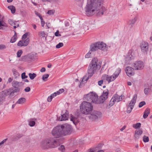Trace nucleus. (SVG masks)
<instances>
[{
    "instance_id": "7c9ffc66",
    "label": "nucleus",
    "mask_w": 152,
    "mask_h": 152,
    "mask_svg": "<svg viewBox=\"0 0 152 152\" xmlns=\"http://www.w3.org/2000/svg\"><path fill=\"white\" fill-rule=\"evenodd\" d=\"M103 145L102 144H99L94 148L97 151L99 150H101Z\"/></svg>"
},
{
    "instance_id": "680f3d73",
    "label": "nucleus",
    "mask_w": 152,
    "mask_h": 152,
    "mask_svg": "<svg viewBox=\"0 0 152 152\" xmlns=\"http://www.w3.org/2000/svg\"><path fill=\"white\" fill-rule=\"evenodd\" d=\"M103 79H102V80H99L98 82V84L99 86H101L103 83Z\"/></svg>"
},
{
    "instance_id": "69168bd1",
    "label": "nucleus",
    "mask_w": 152,
    "mask_h": 152,
    "mask_svg": "<svg viewBox=\"0 0 152 152\" xmlns=\"http://www.w3.org/2000/svg\"><path fill=\"white\" fill-rule=\"evenodd\" d=\"M45 69L44 67H42L40 69V71L41 72H44L45 71Z\"/></svg>"
},
{
    "instance_id": "a878e982",
    "label": "nucleus",
    "mask_w": 152,
    "mask_h": 152,
    "mask_svg": "<svg viewBox=\"0 0 152 152\" xmlns=\"http://www.w3.org/2000/svg\"><path fill=\"white\" fill-rule=\"evenodd\" d=\"M21 83L16 81H14L12 83V86L14 87H18L20 85Z\"/></svg>"
},
{
    "instance_id": "5701e85b",
    "label": "nucleus",
    "mask_w": 152,
    "mask_h": 152,
    "mask_svg": "<svg viewBox=\"0 0 152 152\" xmlns=\"http://www.w3.org/2000/svg\"><path fill=\"white\" fill-rule=\"evenodd\" d=\"M115 102H114L113 99H112V98L110 101L109 105H107L106 107V108L107 109H109L111 107L113 106L114 105L115 103Z\"/></svg>"
},
{
    "instance_id": "6e6d98bb",
    "label": "nucleus",
    "mask_w": 152,
    "mask_h": 152,
    "mask_svg": "<svg viewBox=\"0 0 152 152\" xmlns=\"http://www.w3.org/2000/svg\"><path fill=\"white\" fill-rule=\"evenodd\" d=\"M28 35V33H26L24 34L23 35L22 37V39H26Z\"/></svg>"
},
{
    "instance_id": "c9c22d12",
    "label": "nucleus",
    "mask_w": 152,
    "mask_h": 152,
    "mask_svg": "<svg viewBox=\"0 0 152 152\" xmlns=\"http://www.w3.org/2000/svg\"><path fill=\"white\" fill-rule=\"evenodd\" d=\"M48 77L49 75L48 74H45L43 75L42 77V79L43 80L45 81L47 80L46 79L48 78Z\"/></svg>"
},
{
    "instance_id": "aec40b11",
    "label": "nucleus",
    "mask_w": 152,
    "mask_h": 152,
    "mask_svg": "<svg viewBox=\"0 0 152 152\" xmlns=\"http://www.w3.org/2000/svg\"><path fill=\"white\" fill-rule=\"evenodd\" d=\"M26 102V99L25 98L21 97L16 102V104H23Z\"/></svg>"
},
{
    "instance_id": "9b49d317",
    "label": "nucleus",
    "mask_w": 152,
    "mask_h": 152,
    "mask_svg": "<svg viewBox=\"0 0 152 152\" xmlns=\"http://www.w3.org/2000/svg\"><path fill=\"white\" fill-rule=\"evenodd\" d=\"M125 70L127 75L129 77L134 74V69L131 67L127 66Z\"/></svg>"
},
{
    "instance_id": "37998d69",
    "label": "nucleus",
    "mask_w": 152,
    "mask_h": 152,
    "mask_svg": "<svg viewBox=\"0 0 152 152\" xmlns=\"http://www.w3.org/2000/svg\"><path fill=\"white\" fill-rule=\"evenodd\" d=\"M22 51L21 50H19L17 53V56L18 57H20L21 54L22 53Z\"/></svg>"
},
{
    "instance_id": "f8f14e48",
    "label": "nucleus",
    "mask_w": 152,
    "mask_h": 152,
    "mask_svg": "<svg viewBox=\"0 0 152 152\" xmlns=\"http://www.w3.org/2000/svg\"><path fill=\"white\" fill-rule=\"evenodd\" d=\"M142 65V62L141 61H138L134 64V66L135 70L140 69Z\"/></svg>"
},
{
    "instance_id": "864d4df0",
    "label": "nucleus",
    "mask_w": 152,
    "mask_h": 152,
    "mask_svg": "<svg viewBox=\"0 0 152 152\" xmlns=\"http://www.w3.org/2000/svg\"><path fill=\"white\" fill-rule=\"evenodd\" d=\"M17 45L19 46H23V42L21 41H20L17 44Z\"/></svg>"
},
{
    "instance_id": "58836bf2",
    "label": "nucleus",
    "mask_w": 152,
    "mask_h": 152,
    "mask_svg": "<svg viewBox=\"0 0 152 152\" xmlns=\"http://www.w3.org/2000/svg\"><path fill=\"white\" fill-rule=\"evenodd\" d=\"M64 44L63 43L60 42L56 46V48H59L63 46Z\"/></svg>"
},
{
    "instance_id": "09e8293b",
    "label": "nucleus",
    "mask_w": 152,
    "mask_h": 152,
    "mask_svg": "<svg viewBox=\"0 0 152 152\" xmlns=\"http://www.w3.org/2000/svg\"><path fill=\"white\" fill-rule=\"evenodd\" d=\"M152 86V84L151 83H148L145 84V87L146 88H151Z\"/></svg>"
},
{
    "instance_id": "e2e57ef3",
    "label": "nucleus",
    "mask_w": 152,
    "mask_h": 152,
    "mask_svg": "<svg viewBox=\"0 0 152 152\" xmlns=\"http://www.w3.org/2000/svg\"><path fill=\"white\" fill-rule=\"evenodd\" d=\"M52 98H53L52 97H51V96H49L47 99L48 101V102H50L51 101Z\"/></svg>"
},
{
    "instance_id": "bf43d9fd",
    "label": "nucleus",
    "mask_w": 152,
    "mask_h": 152,
    "mask_svg": "<svg viewBox=\"0 0 152 152\" xmlns=\"http://www.w3.org/2000/svg\"><path fill=\"white\" fill-rule=\"evenodd\" d=\"M96 150L95 148L93 149H90L88 150V152H96Z\"/></svg>"
},
{
    "instance_id": "ea45409f",
    "label": "nucleus",
    "mask_w": 152,
    "mask_h": 152,
    "mask_svg": "<svg viewBox=\"0 0 152 152\" xmlns=\"http://www.w3.org/2000/svg\"><path fill=\"white\" fill-rule=\"evenodd\" d=\"M137 20V18L136 17H134V19L132 20L130 24L131 25L134 24L135 23Z\"/></svg>"
},
{
    "instance_id": "39448f33",
    "label": "nucleus",
    "mask_w": 152,
    "mask_h": 152,
    "mask_svg": "<svg viewBox=\"0 0 152 152\" xmlns=\"http://www.w3.org/2000/svg\"><path fill=\"white\" fill-rule=\"evenodd\" d=\"M80 107L81 113L85 115L91 114L93 110V105L91 103L86 101H84L81 103Z\"/></svg>"
},
{
    "instance_id": "ddd939ff",
    "label": "nucleus",
    "mask_w": 152,
    "mask_h": 152,
    "mask_svg": "<svg viewBox=\"0 0 152 152\" xmlns=\"http://www.w3.org/2000/svg\"><path fill=\"white\" fill-rule=\"evenodd\" d=\"M33 56L31 55H28L22 56L21 59L23 61H30L33 59Z\"/></svg>"
},
{
    "instance_id": "c85d7f7f",
    "label": "nucleus",
    "mask_w": 152,
    "mask_h": 152,
    "mask_svg": "<svg viewBox=\"0 0 152 152\" xmlns=\"http://www.w3.org/2000/svg\"><path fill=\"white\" fill-rule=\"evenodd\" d=\"M8 8L11 10V12L12 14L15 13V8L13 6H10L8 7Z\"/></svg>"
},
{
    "instance_id": "412c9836",
    "label": "nucleus",
    "mask_w": 152,
    "mask_h": 152,
    "mask_svg": "<svg viewBox=\"0 0 152 152\" xmlns=\"http://www.w3.org/2000/svg\"><path fill=\"white\" fill-rule=\"evenodd\" d=\"M150 113V109L149 108H147L145 111L143 115V118H146L148 116V115Z\"/></svg>"
},
{
    "instance_id": "6e6552de",
    "label": "nucleus",
    "mask_w": 152,
    "mask_h": 152,
    "mask_svg": "<svg viewBox=\"0 0 152 152\" xmlns=\"http://www.w3.org/2000/svg\"><path fill=\"white\" fill-rule=\"evenodd\" d=\"M121 71V69L119 68L116 70L112 75L109 77L108 75H105L102 76V78L103 79L105 80L108 81L109 83H110L115 80L119 75Z\"/></svg>"
},
{
    "instance_id": "4be33fe9",
    "label": "nucleus",
    "mask_w": 152,
    "mask_h": 152,
    "mask_svg": "<svg viewBox=\"0 0 152 152\" xmlns=\"http://www.w3.org/2000/svg\"><path fill=\"white\" fill-rule=\"evenodd\" d=\"M71 120L72 121L73 123L75 125L79 122L78 118L74 116H71Z\"/></svg>"
},
{
    "instance_id": "3c124183",
    "label": "nucleus",
    "mask_w": 152,
    "mask_h": 152,
    "mask_svg": "<svg viewBox=\"0 0 152 152\" xmlns=\"http://www.w3.org/2000/svg\"><path fill=\"white\" fill-rule=\"evenodd\" d=\"M8 22L9 24L11 25H15V23H14V21L13 20L11 19H9L8 20Z\"/></svg>"
},
{
    "instance_id": "1a4fd4ad",
    "label": "nucleus",
    "mask_w": 152,
    "mask_h": 152,
    "mask_svg": "<svg viewBox=\"0 0 152 152\" xmlns=\"http://www.w3.org/2000/svg\"><path fill=\"white\" fill-rule=\"evenodd\" d=\"M108 94V90H107L105 91H104L102 95L99 97V98L98 99V97L97 104L103 103L107 98Z\"/></svg>"
},
{
    "instance_id": "49530a36",
    "label": "nucleus",
    "mask_w": 152,
    "mask_h": 152,
    "mask_svg": "<svg viewBox=\"0 0 152 152\" xmlns=\"http://www.w3.org/2000/svg\"><path fill=\"white\" fill-rule=\"evenodd\" d=\"M21 77L22 79H23L27 78L28 76L26 75L25 72H23L21 74Z\"/></svg>"
},
{
    "instance_id": "9d476101",
    "label": "nucleus",
    "mask_w": 152,
    "mask_h": 152,
    "mask_svg": "<svg viewBox=\"0 0 152 152\" xmlns=\"http://www.w3.org/2000/svg\"><path fill=\"white\" fill-rule=\"evenodd\" d=\"M102 115V113L100 112L94 111L88 116V118L90 120L94 121L100 118Z\"/></svg>"
},
{
    "instance_id": "72a5a7b5",
    "label": "nucleus",
    "mask_w": 152,
    "mask_h": 152,
    "mask_svg": "<svg viewBox=\"0 0 152 152\" xmlns=\"http://www.w3.org/2000/svg\"><path fill=\"white\" fill-rule=\"evenodd\" d=\"M86 76H84L83 79H82V82L80 83L79 86V87L80 88H81L82 87L83 85V82H84L85 80L86 81H87V80H86V79L87 78H86Z\"/></svg>"
},
{
    "instance_id": "dca6fc26",
    "label": "nucleus",
    "mask_w": 152,
    "mask_h": 152,
    "mask_svg": "<svg viewBox=\"0 0 152 152\" xmlns=\"http://www.w3.org/2000/svg\"><path fill=\"white\" fill-rule=\"evenodd\" d=\"M142 131L141 129H136L135 131L134 137L136 139H138L139 136L141 135Z\"/></svg>"
},
{
    "instance_id": "4c0bfd02",
    "label": "nucleus",
    "mask_w": 152,
    "mask_h": 152,
    "mask_svg": "<svg viewBox=\"0 0 152 152\" xmlns=\"http://www.w3.org/2000/svg\"><path fill=\"white\" fill-rule=\"evenodd\" d=\"M131 52V51H130L128 53V55L127 56L128 58H129L130 60L133 58V57L132 55Z\"/></svg>"
},
{
    "instance_id": "c03bdc74",
    "label": "nucleus",
    "mask_w": 152,
    "mask_h": 152,
    "mask_svg": "<svg viewBox=\"0 0 152 152\" xmlns=\"http://www.w3.org/2000/svg\"><path fill=\"white\" fill-rule=\"evenodd\" d=\"M12 72L14 75L16 76L18 75H19L18 73L15 69H12Z\"/></svg>"
},
{
    "instance_id": "f704fd0d",
    "label": "nucleus",
    "mask_w": 152,
    "mask_h": 152,
    "mask_svg": "<svg viewBox=\"0 0 152 152\" xmlns=\"http://www.w3.org/2000/svg\"><path fill=\"white\" fill-rule=\"evenodd\" d=\"M92 51L90 50L89 52L87 53L85 56V57L86 58H88L91 57Z\"/></svg>"
},
{
    "instance_id": "6ab92c4d",
    "label": "nucleus",
    "mask_w": 152,
    "mask_h": 152,
    "mask_svg": "<svg viewBox=\"0 0 152 152\" xmlns=\"http://www.w3.org/2000/svg\"><path fill=\"white\" fill-rule=\"evenodd\" d=\"M35 120H36L35 118H30L28 120V125L31 126H34L35 124Z\"/></svg>"
},
{
    "instance_id": "f257e3e1",
    "label": "nucleus",
    "mask_w": 152,
    "mask_h": 152,
    "mask_svg": "<svg viewBox=\"0 0 152 152\" xmlns=\"http://www.w3.org/2000/svg\"><path fill=\"white\" fill-rule=\"evenodd\" d=\"M103 0H93L92 2H88L85 8V14L87 16H91L94 15L99 11L98 14L102 15L106 9L102 6Z\"/></svg>"
},
{
    "instance_id": "603ef678",
    "label": "nucleus",
    "mask_w": 152,
    "mask_h": 152,
    "mask_svg": "<svg viewBox=\"0 0 152 152\" xmlns=\"http://www.w3.org/2000/svg\"><path fill=\"white\" fill-rule=\"evenodd\" d=\"M59 31L58 30H57L55 33V35L56 37H60L61 35L59 33Z\"/></svg>"
},
{
    "instance_id": "e433bc0d",
    "label": "nucleus",
    "mask_w": 152,
    "mask_h": 152,
    "mask_svg": "<svg viewBox=\"0 0 152 152\" xmlns=\"http://www.w3.org/2000/svg\"><path fill=\"white\" fill-rule=\"evenodd\" d=\"M15 89H13L12 91L11 94H14V93L19 92L20 90V89L18 87H15Z\"/></svg>"
},
{
    "instance_id": "393cba45",
    "label": "nucleus",
    "mask_w": 152,
    "mask_h": 152,
    "mask_svg": "<svg viewBox=\"0 0 152 152\" xmlns=\"http://www.w3.org/2000/svg\"><path fill=\"white\" fill-rule=\"evenodd\" d=\"M151 88H146L144 89V92L146 95H149L150 92H151Z\"/></svg>"
},
{
    "instance_id": "de8ad7c7",
    "label": "nucleus",
    "mask_w": 152,
    "mask_h": 152,
    "mask_svg": "<svg viewBox=\"0 0 152 152\" xmlns=\"http://www.w3.org/2000/svg\"><path fill=\"white\" fill-rule=\"evenodd\" d=\"M132 109V107H130L128 106L126 111L127 113H130Z\"/></svg>"
},
{
    "instance_id": "473e14b6",
    "label": "nucleus",
    "mask_w": 152,
    "mask_h": 152,
    "mask_svg": "<svg viewBox=\"0 0 152 152\" xmlns=\"http://www.w3.org/2000/svg\"><path fill=\"white\" fill-rule=\"evenodd\" d=\"M38 34L40 37H45V35L46 34H45V32L43 31H41L39 32Z\"/></svg>"
},
{
    "instance_id": "4d7b16f0",
    "label": "nucleus",
    "mask_w": 152,
    "mask_h": 152,
    "mask_svg": "<svg viewBox=\"0 0 152 152\" xmlns=\"http://www.w3.org/2000/svg\"><path fill=\"white\" fill-rule=\"evenodd\" d=\"M6 47L5 45H0V49L3 50L5 49Z\"/></svg>"
},
{
    "instance_id": "cd10ccee",
    "label": "nucleus",
    "mask_w": 152,
    "mask_h": 152,
    "mask_svg": "<svg viewBox=\"0 0 152 152\" xmlns=\"http://www.w3.org/2000/svg\"><path fill=\"white\" fill-rule=\"evenodd\" d=\"M15 33L14 35L12 37L10 40V42L12 43L14 42L16 40L17 34L15 31Z\"/></svg>"
},
{
    "instance_id": "a19ab883",
    "label": "nucleus",
    "mask_w": 152,
    "mask_h": 152,
    "mask_svg": "<svg viewBox=\"0 0 152 152\" xmlns=\"http://www.w3.org/2000/svg\"><path fill=\"white\" fill-rule=\"evenodd\" d=\"M149 138L148 137L144 136L143 137V141L144 142H147L149 141Z\"/></svg>"
},
{
    "instance_id": "bb28decb",
    "label": "nucleus",
    "mask_w": 152,
    "mask_h": 152,
    "mask_svg": "<svg viewBox=\"0 0 152 152\" xmlns=\"http://www.w3.org/2000/svg\"><path fill=\"white\" fill-rule=\"evenodd\" d=\"M141 126V124L140 123H137L132 125V127L135 129H139L140 127Z\"/></svg>"
},
{
    "instance_id": "2eb2a0df",
    "label": "nucleus",
    "mask_w": 152,
    "mask_h": 152,
    "mask_svg": "<svg viewBox=\"0 0 152 152\" xmlns=\"http://www.w3.org/2000/svg\"><path fill=\"white\" fill-rule=\"evenodd\" d=\"M137 97V95L136 94H135L130 102V103H129L128 106L129 107H132L133 108L134 105L135 104L136 102V99Z\"/></svg>"
},
{
    "instance_id": "774afa93",
    "label": "nucleus",
    "mask_w": 152,
    "mask_h": 152,
    "mask_svg": "<svg viewBox=\"0 0 152 152\" xmlns=\"http://www.w3.org/2000/svg\"><path fill=\"white\" fill-rule=\"evenodd\" d=\"M56 96V93L55 92L53 94H52L50 96L51 97H52V98L54 97L55 96Z\"/></svg>"
},
{
    "instance_id": "f3484780",
    "label": "nucleus",
    "mask_w": 152,
    "mask_h": 152,
    "mask_svg": "<svg viewBox=\"0 0 152 152\" xmlns=\"http://www.w3.org/2000/svg\"><path fill=\"white\" fill-rule=\"evenodd\" d=\"M148 49V44L146 42H144L143 43V53L147 54Z\"/></svg>"
},
{
    "instance_id": "20e7f679",
    "label": "nucleus",
    "mask_w": 152,
    "mask_h": 152,
    "mask_svg": "<svg viewBox=\"0 0 152 152\" xmlns=\"http://www.w3.org/2000/svg\"><path fill=\"white\" fill-rule=\"evenodd\" d=\"M101 67V64L98 62L97 58L93 59L88 69L87 78L86 80H87L89 78L91 77L97 70L99 69Z\"/></svg>"
},
{
    "instance_id": "79ce46f5",
    "label": "nucleus",
    "mask_w": 152,
    "mask_h": 152,
    "mask_svg": "<svg viewBox=\"0 0 152 152\" xmlns=\"http://www.w3.org/2000/svg\"><path fill=\"white\" fill-rule=\"evenodd\" d=\"M58 149L62 152H64L65 150V147L64 145H61L58 148Z\"/></svg>"
},
{
    "instance_id": "7ed1b4c3",
    "label": "nucleus",
    "mask_w": 152,
    "mask_h": 152,
    "mask_svg": "<svg viewBox=\"0 0 152 152\" xmlns=\"http://www.w3.org/2000/svg\"><path fill=\"white\" fill-rule=\"evenodd\" d=\"M63 139V138L58 139L54 137L47 138L42 141L40 146L41 148L45 150L54 148L60 145Z\"/></svg>"
},
{
    "instance_id": "338daca9",
    "label": "nucleus",
    "mask_w": 152,
    "mask_h": 152,
    "mask_svg": "<svg viewBox=\"0 0 152 152\" xmlns=\"http://www.w3.org/2000/svg\"><path fill=\"white\" fill-rule=\"evenodd\" d=\"M13 140L14 141H15L16 140H18V139L17 137H16V135L14 136L12 138Z\"/></svg>"
},
{
    "instance_id": "a18cd8bd",
    "label": "nucleus",
    "mask_w": 152,
    "mask_h": 152,
    "mask_svg": "<svg viewBox=\"0 0 152 152\" xmlns=\"http://www.w3.org/2000/svg\"><path fill=\"white\" fill-rule=\"evenodd\" d=\"M10 92V90H7L6 91H2V95H4L5 96H7V95L8 94V93Z\"/></svg>"
},
{
    "instance_id": "2f4dec72",
    "label": "nucleus",
    "mask_w": 152,
    "mask_h": 152,
    "mask_svg": "<svg viewBox=\"0 0 152 152\" xmlns=\"http://www.w3.org/2000/svg\"><path fill=\"white\" fill-rule=\"evenodd\" d=\"M29 42V39L28 38H27L23 42V46H26L28 44Z\"/></svg>"
},
{
    "instance_id": "b1692460",
    "label": "nucleus",
    "mask_w": 152,
    "mask_h": 152,
    "mask_svg": "<svg viewBox=\"0 0 152 152\" xmlns=\"http://www.w3.org/2000/svg\"><path fill=\"white\" fill-rule=\"evenodd\" d=\"M7 26V25L3 21H0V29H4V27Z\"/></svg>"
},
{
    "instance_id": "5fc2aeb1",
    "label": "nucleus",
    "mask_w": 152,
    "mask_h": 152,
    "mask_svg": "<svg viewBox=\"0 0 152 152\" xmlns=\"http://www.w3.org/2000/svg\"><path fill=\"white\" fill-rule=\"evenodd\" d=\"M7 140V138L5 139L3 141H2L0 143V147H1L2 146V145L4 144V143Z\"/></svg>"
},
{
    "instance_id": "a211bd4d",
    "label": "nucleus",
    "mask_w": 152,
    "mask_h": 152,
    "mask_svg": "<svg viewBox=\"0 0 152 152\" xmlns=\"http://www.w3.org/2000/svg\"><path fill=\"white\" fill-rule=\"evenodd\" d=\"M69 118V113L66 111L65 113L61 115V121H65L67 120Z\"/></svg>"
},
{
    "instance_id": "8fccbe9b",
    "label": "nucleus",
    "mask_w": 152,
    "mask_h": 152,
    "mask_svg": "<svg viewBox=\"0 0 152 152\" xmlns=\"http://www.w3.org/2000/svg\"><path fill=\"white\" fill-rule=\"evenodd\" d=\"M55 12V11L53 10H49L48 11L47 14L49 15L53 14Z\"/></svg>"
},
{
    "instance_id": "0e129e2a",
    "label": "nucleus",
    "mask_w": 152,
    "mask_h": 152,
    "mask_svg": "<svg viewBox=\"0 0 152 152\" xmlns=\"http://www.w3.org/2000/svg\"><path fill=\"white\" fill-rule=\"evenodd\" d=\"M12 80H13V79L11 77L9 78L8 80L7 83H10L12 81Z\"/></svg>"
},
{
    "instance_id": "052dcab7",
    "label": "nucleus",
    "mask_w": 152,
    "mask_h": 152,
    "mask_svg": "<svg viewBox=\"0 0 152 152\" xmlns=\"http://www.w3.org/2000/svg\"><path fill=\"white\" fill-rule=\"evenodd\" d=\"M26 92H28L30 91V88L29 87H27L24 90Z\"/></svg>"
},
{
    "instance_id": "f03ea898",
    "label": "nucleus",
    "mask_w": 152,
    "mask_h": 152,
    "mask_svg": "<svg viewBox=\"0 0 152 152\" xmlns=\"http://www.w3.org/2000/svg\"><path fill=\"white\" fill-rule=\"evenodd\" d=\"M72 131V128L69 124L58 125L54 127L51 134L54 138H61L64 136L70 134Z\"/></svg>"
},
{
    "instance_id": "0eeeda50",
    "label": "nucleus",
    "mask_w": 152,
    "mask_h": 152,
    "mask_svg": "<svg viewBox=\"0 0 152 152\" xmlns=\"http://www.w3.org/2000/svg\"><path fill=\"white\" fill-rule=\"evenodd\" d=\"M98 95L95 93L90 92L88 94H85L84 96V99L88 101V102H92L97 104Z\"/></svg>"
},
{
    "instance_id": "423d86ee",
    "label": "nucleus",
    "mask_w": 152,
    "mask_h": 152,
    "mask_svg": "<svg viewBox=\"0 0 152 152\" xmlns=\"http://www.w3.org/2000/svg\"><path fill=\"white\" fill-rule=\"evenodd\" d=\"M108 48L105 44L102 42H97L91 44L90 47V50L92 51H95L98 49L103 51H107Z\"/></svg>"
},
{
    "instance_id": "4468645a",
    "label": "nucleus",
    "mask_w": 152,
    "mask_h": 152,
    "mask_svg": "<svg viewBox=\"0 0 152 152\" xmlns=\"http://www.w3.org/2000/svg\"><path fill=\"white\" fill-rule=\"evenodd\" d=\"M124 96L123 95H121L120 96H118L117 94H116L114 95L112 97L115 102H118L122 100V97Z\"/></svg>"
},
{
    "instance_id": "c756f323",
    "label": "nucleus",
    "mask_w": 152,
    "mask_h": 152,
    "mask_svg": "<svg viewBox=\"0 0 152 152\" xmlns=\"http://www.w3.org/2000/svg\"><path fill=\"white\" fill-rule=\"evenodd\" d=\"M28 75L30 79L31 80H32L36 77L37 75L35 73H33V74L29 73L28 74Z\"/></svg>"
},
{
    "instance_id": "13d9d810",
    "label": "nucleus",
    "mask_w": 152,
    "mask_h": 152,
    "mask_svg": "<svg viewBox=\"0 0 152 152\" xmlns=\"http://www.w3.org/2000/svg\"><path fill=\"white\" fill-rule=\"evenodd\" d=\"M23 135L22 134H17L16 135V137H17L18 139L20 138Z\"/></svg>"
}]
</instances>
